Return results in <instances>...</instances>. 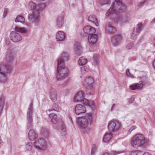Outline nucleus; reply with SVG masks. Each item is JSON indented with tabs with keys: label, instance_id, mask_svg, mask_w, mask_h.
<instances>
[{
	"label": "nucleus",
	"instance_id": "obj_25",
	"mask_svg": "<svg viewBox=\"0 0 155 155\" xmlns=\"http://www.w3.org/2000/svg\"><path fill=\"white\" fill-rule=\"evenodd\" d=\"M106 132L104 137L103 140L104 142H108L112 137V134L111 132Z\"/></svg>",
	"mask_w": 155,
	"mask_h": 155
},
{
	"label": "nucleus",
	"instance_id": "obj_31",
	"mask_svg": "<svg viewBox=\"0 0 155 155\" xmlns=\"http://www.w3.org/2000/svg\"><path fill=\"white\" fill-rule=\"evenodd\" d=\"M93 82V79L92 78L88 77L86 78L84 81V84H91Z\"/></svg>",
	"mask_w": 155,
	"mask_h": 155
},
{
	"label": "nucleus",
	"instance_id": "obj_20",
	"mask_svg": "<svg viewBox=\"0 0 155 155\" xmlns=\"http://www.w3.org/2000/svg\"><path fill=\"white\" fill-rule=\"evenodd\" d=\"M50 97L51 101H55L57 99V93L56 90L51 88L50 90Z\"/></svg>",
	"mask_w": 155,
	"mask_h": 155
},
{
	"label": "nucleus",
	"instance_id": "obj_48",
	"mask_svg": "<svg viewBox=\"0 0 155 155\" xmlns=\"http://www.w3.org/2000/svg\"><path fill=\"white\" fill-rule=\"evenodd\" d=\"M135 128H136V127L135 126H132L129 130L128 131V132L129 133H130L132 130L135 129Z\"/></svg>",
	"mask_w": 155,
	"mask_h": 155
},
{
	"label": "nucleus",
	"instance_id": "obj_5",
	"mask_svg": "<svg viewBox=\"0 0 155 155\" xmlns=\"http://www.w3.org/2000/svg\"><path fill=\"white\" fill-rule=\"evenodd\" d=\"M91 117L90 114L88 116L79 117L77 120V123L79 128L87 132L88 130L89 122L90 120Z\"/></svg>",
	"mask_w": 155,
	"mask_h": 155
},
{
	"label": "nucleus",
	"instance_id": "obj_58",
	"mask_svg": "<svg viewBox=\"0 0 155 155\" xmlns=\"http://www.w3.org/2000/svg\"><path fill=\"white\" fill-rule=\"evenodd\" d=\"M95 63L96 64H97V61L96 60L95 61Z\"/></svg>",
	"mask_w": 155,
	"mask_h": 155
},
{
	"label": "nucleus",
	"instance_id": "obj_56",
	"mask_svg": "<svg viewBox=\"0 0 155 155\" xmlns=\"http://www.w3.org/2000/svg\"><path fill=\"white\" fill-rule=\"evenodd\" d=\"M2 140L1 137H0V144L2 143Z\"/></svg>",
	"mask_w": 155,
	"mask_h": 155
},
{
	"label": "nucleus",
	"instance_id": "obj_59",
	"mask_svg": "<svg viewBox=\"0 0 155 155\" xmlns=\"http://www.w3.org/2000/svg\"><path fill=\"white\" fill-rule=\"evenodd\" d=\"M135 50H137V48H135Z\"/></svg>",
	"mask_w": 155,
	"mask_h": 155
},
{
	"label": "nucleus",
	"instance_id": "obj_60",
	"mask_svg": "<svg viewBox=\"0 0 155 155\" xmlns=\"http://www.w3.org/2000/svg\"><path fill=\"white\" fill-rule=\"evenodd\" d=\"M153 45L155 46V43L153 44Z\"/></svg>",
	"mask_w": 155,
	"mask_h": 155
},
{
	"label": "nucleus",
	"instance_id": "obj_47",
	"mask_svg": "<svg viewBox=\"0 0 155 155\" xmlns=\"http://www.w3.org/2000/svg\"><path fill=\"white\" fill-rule=\"evenodd\" d=\"M81 71L82 74H84L86 72L85 68L84 67H82L81 68Z\"/></svg>",
	"mask_w": 155,
	"mask_h": 155
},
{
	"label": "nucleus",
	"instance_id": "obj_29",
	"mask_svg": "<svg viewBox=\"0 0 155 155\" xmlns=\"http://www.w3.org/2000/svg\"><path fill=\"white\" fill-rule=\"evenodd\" d=\"M61 127L59 130L61 132V136L65 135L66 134V129L65 125L62 123L60 125Z\"/></svg>",
	"mask_w": 155,
	"mask_h": 155
},
{
	"label": "nucleus",
	"instance_id": "obj_55",
	"mask_svg": "<svg viewBox=\"0 0 155 155\" xmlns=\"http://www.w3.org/2000/svg\"><path fill=\"white\" fill-rule=\"evenodd\" d=\"M116 1V2H121L122 0H115Z\"/></svg>",
	"mask_w": 155,
	"mask_h": 155
},
{
	"label": "nucleus",
	"instance_id": "obj_26",
	"mask_svg": "<svg viewBox=\"0 0 155 155\" xmlns=\"http://www.w3.org/2000/svg\"><path fill=\"white\" fill-rule=\"evenodd\" d=\"M86 92L88 95H91L93 94L94 90L92 84L88 85L86 87Z\"/></svg>",
	"mask_w": 155,
	"mask_h": 155
},
{
	"label": "nucleus",
	"instance_id": "obj_51",
	"mask_svg": "<svg viewBox=\"0 0 155 155\" xmlns=\"http://www.w3.org/2000/svg\"><path fill=\"white\" fill-rule=\"evenodd\" d=\"M150 155V154L147 152H145L143 154V155Z\"/></svg>",
	"mask_w": 155,
	"mask_h": 155
},
{
	"label": "nucleus",
	"instance_id": "obj_21",
	"mask_svg": "<svg viewBox=\"0 0 155 155\" xmlns=\"http://www.w3.org/2000/svg\"><path fill=\"white\" fill-rule=\"evenodd\" d=\"M64 23L63 17L62 15H59L57 17L56 19V25L59 28H61Z\"/></svg>",
	"mask_w": 155,
	"mask_h": 155
},
{
	"label": "nucleus",
	"instance_id": "obj_16",
	"mask_svg": "<svg viewBox=\"0 0 155 155\" xmlns=\"http://www.w3.org/2000/svg\"><path fill=\"white\" fill-rule=\"evenodd\" d=\"M14 58V56L12 51L10 50L8 51L6 55V61L9 63L12 62L13 61Z\"/></svg>",
	"mask_w": 155,
	"mask_h": 155
},
{
	"label": "nucleus",
	"instance_id": "obj_52",
	"mask_svg": "<svg viewBox=\"0 0 155 155\" xmlns=\"http://www.w3.org/2000/svg\"><path fill=\"white\" fill-rule=\"evenodd\" d=\"M151 23H155V18L153 19Z\"/></svg>",
	"mask_w": 155,
	"mask_h": 155
},
{
	"label": "nucleus",
	"instance_id": "obj_32",
	"mask_svg": "<svg viewBox=\"0 0 155 155\" xmlns=\"http://www.w3.org/2000/svg\"><path fill=\"white\" fill-rule=\"evenodd\" d=\"M25 19L22 15H18L16 18L15 21V22H20L22 23H24L25 22Z\"/></svg>",
	"mask_w": 155,
	"mask_h": 155
},
{
	"label": "nucleus",
	"instance_id": "obj_22",
	"mask_svg": "<svg viewBox=\"0 0 155 155\" xmlns=\"http://www.w3.org/2000/svg\"><path fill=\"white\" fill-rule=\"evenodd\" d=\"M143 84L140 83H135L132 84L130 87V89L131 90H135L137 89H141L143 87Z\"/></svg>",
	"mask_w": 155,
	"mask_h": 155
},
{
	"label": "nucleus",
	"instance_id": "obj_19",
	"mask_svg": "<svg viewBox=\"0 0 155 155\" xmlns=\"http://www.w3.org/2000/svg\"><path fill=\"white\" fill-rule=\"evenodd\" d=\"M65 38V35L64 32L62 31L58 32L56 35V39L57 41H62L64 40Z\"/></svg>",
	"mask_w": 155,
	"mask_h": 155
},
{
	"label": "nucleus",
	"instance_id": "obj_4",
	"mask_svg": "<svg viewBox=\"0 0 155 155\" xmlns=\"http://www.w3.org/2000/svg\"><path fill=\"white\" fill-rule=\"evenodd\" d=\"M145 138L141 134H138L134 135L132 138L131 143L132 146L135 148H137L143 145L145 142Z\"/></svg>",
	"mask_w": 155,
	"mask_h": 155
},
{
	"label": "nucleus",
	"instance_id": "obj_8",
	"mask_svg": "<svg viewBox=\"0 0 155 155\" xmlns=\"http://www.w3.org/2000/svg\"><path fill=\"white\" fill-rule=\"evenodd\" d=\"M120 126V123L118 121L112 120L109 122L108 127L110 131L114 132L117 131Z\"/></svg>",
	"mask_w": 155,
	"mask_h": 155
},
{
	"label": "nucleus",
	"instance_id": "obj_9",
	"mask_svg": "<svg viewBox=\"0 0 155 155\" xmlns=\"http://www.w3.org/2000/svg\"><path fill=\"white\" fill-rule=\"evenodd\" d=\"M34 146L38 150H43L46 148V144L44 139L40 138L35 140Z\"/></svg>",
	"mask_w": 155,
	"mask_h": 155
},
{
	"label": "nucleus",
	"instance_id": "obj_53",
	"mask_svg": "<svg viewBox=\"0 0 155 155\" xmlns=\"http://www.w3.org/2000/svg\"><path fill=\"white\" fill-rule=\"evenodd\" d=\"M103 155H109V153H108L107 152H104Z\"/></svg>",
	"mask_w": 155,
	"mask_h": 155
},
{
	"label": "nucleus",
	"instance_id": "obj_35",
	"mask_svg": "<svg viewBox=\"0 0 155 155\" xmlns=\"http://www.w3.org/2000/svg\"><path fill=\"white\" fill-rule=\"evenodd\" d=\"M107 29L108 32L110 33H114L116 31L115 28L113 26L110 25H108Z\"/></svg>",
	"mask_w": 155,
	"mask_h": 155
},
{
	"label": "nucleus",
	"instance_id": "obj_7",
	"mask_svg": "<svg viewBox=\"0 0 155 155\" xmlns=\"http://www.w3.org/2000/svg\"><path fill=\"white\" fill-rule=\"evenodd\" d=\"M33 112V104L32 103H31L28 107L27 113V127L28 129L30 128L32 126L33 121L32 116Z\"/></svg>",
	"mask_w": 155,
	"mask_h": 155
},
{
	"label": "nucleus",
	"instance_id": "obj_10",
	"mask_svg": "<svg viewBox=\"0 0 155 155\" xmlns=\"http://www.w3.org/2000/svg\"><path fill=\"white\" fill-rule=\"evenodd\" d=\"M10 38L14 42H17L22 39L21 36L18 33L15 31H12L10 34Z\"/></svg>",
	"mask_w": 155,
	"mask_h": 155
},
{
	"label": "nucleus",
	"instance_id": "obj_43",
	"mask_svg": "<svg viewBox=\"0 0 155 155\" xmlns=\"http://www.w3.org/2000/svg\"><path fill=\"white\" fill-rule=\"evenodd\" d=\"M123 151H113L111 152V154H113L114 155L120 154L123 153Z\"/></svg>",
	"mask_w": 155,
	"mask_h": 155
},
{
	"label": "nucleus",
	"instance_id": "obj_2",
	"mask_svg": "<svg viewBox=\"0 0 155 155\" xmlns=\"http://www.w3.org/2000/svg\"><path fill=\"white\" fill-rule=\"evenodd\" d=\"M126 6L121 2L113 3L107 11L106 15L109 16L114 13L122 12L126 10Z\"/></svg>",
	"mask_w": 155,
	"mask_h": 155
},
{
	"label": "nucleus",
	"instance_id": "obj_54",
	"mask_svg": "<svg viewBox=\"0 0 155 155\" xmlns=\"http://www.w3.org/2000/svg\"><path fill=\"white\" fill-rule=\"evenodd\" d=\"M115 105V104H113L112 106V107L111 108V110L112 111V110H113V107H114Z\"/></svg>",
	"mask_w": 155,
	"mask_h": 155
},
{
	"label": "nucleus",
	"instance_id": "obj_1",
	"mask_svg": "<svg viewBox=\"0 0 155 155\" xmlns=\"http://www.w3.org/2000/svg\"><path fill=\"white\" fill-rule=\"evenodd\" d=\"M67 57L66 54H63L57 60V74L56 78L59 80L64 79L68 77L69 74L68 69L64 66V58Z\"/></svg>",
	"mask_w": 155,
	"mask_h": 155
},
{
	"label": "nucleus",
	"instance_id": "obj_13",
	"mask_svg": "<svg viewBox=\"0 0 155 155\" xmlns=\"http://www.w3.org/2000/svg\"><path fill=\"white\" fill-rule=\"evenodd\" d=\"M83 31L85 33L89 35L94 34L95 32V29L89 26H87L84 27L83 28Z\"/></svg>",
	"mask_w": 155,
	"mask_h": 155
},
{
	"label": "nucleus",
	"instance_id": "obj_33",
	"mask_svg": "<svg viewBox=\"0 0 155 155\" xmlns=\"http://www.w3.org/2000/svg\"><path fill=\"white\" fill-rule=\"evenodd\" d=\"M15 31L21 33H26V30L25 28H21L18 26L15 27Z\"/></svg>",
	"mask_w": 155,
	"mask_h": 155
},
{
	"label": "nucleus",
	"instance_id": "obj_3",
	"mask_svg": "<svg viewBox=\"0 0 155 155\" xmlns=\"http://www.w3.org/2000/svg\"><path fill=\"white\" fill-rule=\"evenodd\" d=\"M12 71V67L9 64H1L0 65V82H5L7 80L6 74Z\"/></svg>",
	"mask_w": 155,
	"mask_h": 155
},
{
	"label": "nucleus",
	"instance_id": "obj_42",
	"mask_svg": "<svg viewBox=\"0 0 155 155\" xmlns=\"http://www.w3.org/2000/svg\"><path fill=\"white\" fill-rule=\"evenodd\" d=\"M110 1V0H100L101 3L102 5L108 4Z\"/></svg>",
	"mask_w": 155,
	"mask_h": 155
},
{
	"label": "nucleus",
	"instance_id": "obj_14",
	"mask_svg": "<svg viewBox=\"0 0 155 155\" xmlns=\"http://www.w3.org/2000/svg\"><path fill=\"white\" fill-rule=\"evenodd\" d=\"M74 52L77 55H79L82 53V47L79 42H75L74 45Z\"/></svg>",
	"mask_w": 155,
	"mask_h": 155
},
{
	"label": "nucleus",
	"instance_id": "obj_11",
	"mask_svg": "<svg viewBox=\"0 0 155 155\" xmlns=\"http://www.w3.org/2000/svg\"><path fill=\"white\" fill-rule=\"evenodd\" d=\"M122 40V37L120 35H117L114 36L111 39V41L115 46L119 45Z\"/></svg>",
	"mask_w": 155,
	"mask_h": 155
},
{
	"label": "nucleus",
	"instance_id": "obj_50",
	"mask_svg": "<svg viewBox=\"0 0 155 155\" xmlns=\"http://www.w3.org/2000/svg\"><path fill=\"white\" fill-rule=\"evenodd\" d=\"M152 66L153 68L155 70V59L153 60L152 62Z\"/></svg>",
	"mask_w": 155,
	"mask_h": 155
},
{
	"label": "nucleus",
	"instance_id": "obj_40",
	"mask_svg": "<svg viewBox=\"0 0 155 155\" xmlns=\"http://www.w3.org/2000/svg\"><path fill=\"white\" fill-rule=\"evenodd\" d=\"M134 45L132 43H130L127 44L126 46V48L128 50H130L134 47Z\"/></svg>",
	"mask_w": 155,
	"mask_h": 155
},
{
	"label": "nucleus",
	"instance_id": "obj_12",
	"mask_svg": "<svg viewBox=\"0 0 155 155\" xmlns=\"http://www.w3.org/2000/svg\"><path fill=\"white\" fill-rule=\"evenodd\" d=\"M85 107L81 104H78L75 107L74 111L76 114L79 115L86 112Z\"/></svg>",
	"mask_w": 155,
	"mask_h": 155
},
{
	"label": "nucleus",
	"instance_id": "obj_30",
	"mask_svg": "<svg viewBox=\"0 0 155 155\" xmlns=\"http://www.w3.org/2000/svg\"><path fill=\"white\" fill-rule=\"evenodd\" d=\"M87 63V59L83 57H80L78 61V63L80 65H84Z\"/></svg>",
	"mask_w": 155,
	"mask_h": 155
},
{
	"label": "nucleus",
	"instance_id": "obj_28",
	"mask_svg": "<svg viewBox=\"0 0 155 155\" xmlns=\"http://www.w3.org/2000/svg\"><path fill=\"white\" fill-rule=\"evenodd\" d=\"M49 117L51 120V122L54 124H56L57 121V116L54 113H51L49 114Z\"/></svg>",
	"mask_w": 155,
	"mask_h": 155
},
{
	"label": "nucleus",
	"instance_id": "obj_34",
	"mask_svg": "<svg viewBox=\"0 0 155 155\" xmlns=\"http://www.w3.org/2000/svg\"><path fill=\"white\" fill-rule=\"evenodd\" d=\"M28 8L29 9L33 10L37 8L36 4L32 2H30L28 5Z\"/></svg>",
	"mask_w": 155,
	"mask_h": 155
},
{
	"label": "nucleus",
	"instance_id": "obj_44",
	"mask_svg": "<svg viewBox=\"0 0 155 155\" xmlns=\"http://www.w3.org/2000/svg\"><path fill=\"white\" fill-rule=\"evenodd\" d=\"M8 9L7 8H5L4 9V11L3 12V17L4 18L5 17L6 15L8 13Z\"/></svg>",
	"mask_w": 155,
	"mask_h": 155
},
{
	"label": "nucleus",
	"instance_id": "obj_27",
	"mask_svg": "<svg viewBox=\"0 0 155 155\" xmlns=\"http://www.w3.org/2000/svg\"><path fill=\"white\" fill-rule=\"evenodd\" d=\"M81 102L84 105L88 106L90 107L94 105V103L92 101H89L87 99L85 98H83Z\"/></svg>",
	"mask_w": 155,
	"mask_h": 155
},
{
	"label": "nucleus",
	"instance_id": "obj_41",
	"mask_svg": "<svg viewBox=\"0 0 155 155\" xmlns=\"http://www.w3.org/2000/svg\"><path fill=\"white\" fill-rule=\"evenodd\" d=\"M126 75L128 77L132 78H134L133 75L130 73L129 72V69H127L126 70Z\"/></svg>",
	"mask_w": 155,
	"mask_h": 155
},
{
	"label": "nucleus",
	"instance_id": "obj_24",
	"mask_svg": "<svg viewBox=\"0 0 155 155\" xmlns=\"http://www.w3.org/2000/svg\"><path fill=\"white\" fill-rule=\"evenodd\" d=\"M88 41L91 43H93L96 42L97 40V35L94 34L89 35L88 37Z\"/></svg>",
	"mask_w": 155,
	"mask_h": 155
},
{
	"label": "nucleus",
	"instance_id": "obj_15",
	"mask_svg": "<svg viewBox=\"0 0 155 155\" xmlns=\"http://www.w3.org/2000/svg\"><path fill=\"white\" fill-rule=\"evenodd\" d=\"M142 27V25L141 24H139L137 28L134 29L133 32L132 33L131 38H134L135 36L137 35L141 30Z\"/></svg>",
	"mask_w": 155,
	"mask_h": 155
},
{
	"label": "nucleus",
	"instance_id": "obj_18",
	"mask_svg": "<svg viewBox=\"0 0 155 155\" xmlns=\"http://www.w3.org/2000/svg\"><path fill=\"white\" fill-rule=\"evenodd\" d=\"M28 138L31 141H33L36 139L38 137V135L33 129H31L28 134Z\"/></svg>",
	"mask_w": 155,
	"mask_h": 155
},
{
	"label": "nucleus",
	"instance_id": "obj_39",
	"mask_svg": "<svg viewBox=\"0 0 155 155\" xmlns=\"http://www.w3.org/2000/svg\"><path fill=\"white\" fill-rule=\"evenodd\" d=\"M52 110H54L56 111H59V109H58V104H54L53 106V107L52 109H49L48 110L49 111H51Z\"/></svg>",
	"mask_w": 155,
	"mask_h": 155
},
{
	"label": "nucleus",
	"instance_id": "obj_6",
	"mask_svg": "<svg viewBox=\"0 0 155 155\" xmlns=\"http://www.w3.org/2000/svg\"><path fill=\"white\" fill-rule=\"evenodd\" d=\"M45 5L44 3L40 4L38 5V8L33 12L32 15H30L28 16L29 19H33L34 20L35 25H37L39 24V18L40 10L44 8Z\"/></svg>",
	"mask_w": 155,
	"mask_h": 155
},
{
	"label": "nucleus",
	"instance_id": "obj_46",
	"mask_svg": "<svg viewBox=\"0 0 155 155\" xmlns=\"http://www.w3.org/2000/svg\"><path fill=\"white\" fill-rule=\"evenodd\" d=\"M139 152L138 150H135L132 152L131 155H137L138 154Z\"/></svg>",
	"mask_w": 155,
	"mask_h": 155
},
{
	"label": "nucleus",
	"instance_id": "obj_57",
	"mask_svg": "<svg viewBox=\"0 0 155 155\" xmlns=\"http://www.w3.org/2000/svg\"><path fill=\"white\" fill-rule=\"evenodd\" d=\"M122 21H123V22H124L125 21H124V19L123 18H122Z\"/></svg>",
	"mask_w": 155,
	"mask_h": 155
},
{
	"label": "nucleus",
	"instance_id": "obj_23",
	"mask_svg": "<svg viewBox=\"0 0 155 155\" xmlns=\"http://www.w3.org/2000/svg\"><path fill=\"white\" fill-rule=\"evenodd\" d=\"M88 20L95 24L97 26H98V24L97 22V18L94 15H91L88 17Z\"/></svg>",
	"mask_w": 155,
	"mask_h": 155
},
{
	"label": "nucleus",
	"instance_id": "obj_45",
	"mask_svg": "<svg viewBox=\"0 0 155 155\" xmlns=\"http://www.w3.org/2000/svg\"><path fill=\"white\" fill-rule=\"evenodd\" d=\"M145 2V0H143L142 2H140L137 4V6L139 7H141L143 5Z\"/></svg>",
	"mask_w": 155,
	"mask_h": 155
},
{
	"label": "nucleus",
	"instance_id": "obj_37",
	"mask_svg": "<svg viewBox=\"0 0 155 155\" xmlns=\"http://www.w3.org/2000/svg\"><path fill=\"white\" fill-rule=\"evenodd\" d=\"M32 148V143L31 142H27L25 145V148L28 150H30Z\"/></svg>",
	"mask_w": 155,
	"mask_h": 155
},
{
	"label": "nucleus",
	"instance_id": "obj_36",
	"mask_svg": "<svg viewBox=\"0 0 155 155\" xmlns=\"http://www.w3.org/2000/svg\"><path fill=\"white\" fill-rule=\"evenodd\" d=\"M41 133L45 136H47L49 134V130L47 128H42L41 130Z\"/></svg>",
	"mask_w": 155,
	"mask_h": 155
},
{
	"label": "nucleus",
	"instance_id": "obj_38",
	"mask_svg": "<svg viewBox=\"0 0 155 155\" xmlns=\"http://www.w3.org/2000/svg\"><path fill=\"white\" fill-rule=\"evenodd\" d=\"M5 101L4 99L0 98V113L2 111L4 105Z\"/></svg>",
	"mask_w": 155,
	"mask_h": 155
},
{
	"label": "nucleus",
	"instance_id": "obj_49",
	"mask_svg": "<svg viewBox=\"0 0 155 155\" xmlns=\"http://www.w3.org/2000/svg\"><path fill=\"white\" fill-rule=\"evenodd\" d=\"M95 151L96 150L95 149H92L91 152V155L94 154Z\"/></svg>",
	"mask_w": 155,
	"mask_h": 155
},
{
	"label": "nucleus",
	"instance_id": "obj_17",
	"mask_svg": "<svg viewBox=\"0 0 155 155\" xmlns=\"http://www.w3.org/2000/svg\"><path fill=\"white\" fill-rule=\"evenodd\" d=\"M84 94L82 91L78 92L74 97V101L75 102H81L84 96Z\"/></svg>",
	"mask_w": 155,
	"mask_h": 155
}]
</instances>
